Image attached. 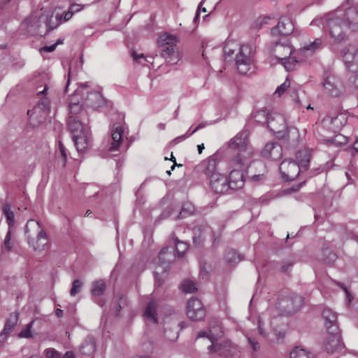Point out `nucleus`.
<instances>
[{
	"label": "nucleus",
	"instance_id": "c03bdc74",
	"mask_svg": "<svg viewBox=\"0 0 358 358\" xmlns=\"http://www.w3.org/2000/svg\"><path fill=\"white\" fill-rule=\"evenodd\" d=\"M58 149L62 157V166L64 167L67 160V150L61 141H58Z\"/></svg>",
	"mask_w": 358,
	"mask_h": 358
},
{
	"label": "nucleus",
	"instance_id": "473e14b6",
	"mask_svg": "<svg viewBox=\"0 0 358 358\" xmlns=\"http://www.w3.org/2000/svg\"><path fill=\"white\" fill-rule=\"evenodd\" d=\"M144 316L154 323L157 322V303L155 300L150 299L144 312Z\"/></svg>",
	"mask_w": 358,
	"mask_h": 358
},
{
	"label": "nucleus",
	"instance_id": "bf43d9fd",
	"mask_svg": "<svg viewBox=\"0 0 358 358\" xmlns=\"http://www.w3.org/2000/svg\"><path fill=\"white\" fill-rule=\"evenodd\" d=\"M224 54L231 56L234 53V50L230 48V45L228 43L224 47Z\"/></svg>",
	"mask_w": 358,
	"mask_h": 358
},
{
	"label": "nucleus",
	"instance_id": "09e8293b",
	"mask_svg": "<svg viewBox=\"0 0 358 358\" xmlns=\"http://www.w3.org/2000/svg\"><path fill=\"white\" fill-rule=\"evenodd\" d=\"M290 86V81L288 79L277 87L275 92V94H278L280 96Z\"/></svg>",
	"mask_w": 358,
	"mask_h": 358
},
{
	"label": "nucleus",
	"instance_id": "9d476101",
	"mask_svg": "<svg viewBox=\"0 0 358 358\" xmlns=\"http://www.w3.org/2000/svg\"><path fill=\"white\" fill-rule=\"evenodd\" d=\"M282 177L286 180H294L303 170L293 160H284L279 167Z\"/></svg>",
	"mask_w": 358,
	"mask_h": 358
},
{
	"label": "nucleus",
	"instance_id": "e2e57ef3",
	"mask_svg": "<svg viewBox=\"0 0 358 358\" xmlns=\"http://www.w3.org/2000/svg\"><path fill=\"white\" fill-rule=\"evenodd\" d=\"M350 83L357 89H358V75L353 76L350 79Z\"/></svg>",
	"mask_w": 358,
	"mask_h": 358
},
{
	"label": "nucleus",
	"instance_id": "052dcab7",
	"mask_svg": "<svg viewBox=\"0 0 358 358\" xmlns=\"http://www.w3.org/2000/svg\"><path fill=\"white\" fill-rule=\"evenodd\" d=\"M203 2H204V0H202V1L200 2V3H199V6H198V8H197V10H196V16H195L194 20V22H195V21L199 18V10H200L201 9V10H202L203 12H204V13H205V12H206V8H201V6L203 5Z\"/></svg>",
	"mask_w": 358,
	"mask_h": 358
},
{
	"label": "nucleus",
	"instance_id": "13d9d810",
	"mask_svg": "<svg viewBox=\"0 0 358 358\" xmlns=\"http://www.w3.org/2000/svg\"><path fill=\"white\" fill-rule=\"evenodd\" d=\"M56 48V45H51L49 46H43L41 48L40 52H53Z\"/></svg>",
	"mask_w": 358,
	"mask_h": 358
},
{
	"label": "nucleus",
	"instance_id": "a19ab883",
	"mask_svg": "<svg viewBox=\"0 0 358 358\" xmlns=\"http://www.w3.org/2000/svg\"><path fill=\"white\" fill-rule=\"evenodd\" d=\"M181 287L185 293H192L197 290L195 283L189 280H183Z\"/></svg>",
	"mask_w": 358,
	"mask_h": 358
},
{
	"label": "nucleus",
	"instance_id": "cd10ccee",
	"mask_svg": "<svg viewBox=\"0 0 358 358\" xmlns=\"http://www.w3.org/2000/svg\"><path fill=\"white\" fill-rule=\"evenodd\" d=\"M68 128L72 134V137L88 130L87 127L81 123L79 117L73 115H69V117Z\"/></svg>",
	"mask_w": 358,
	"mask_h": 358
},
{
	"label": "nucleus",
	"instance_id": "0eeeda50",
	"mask_svg": "<svg viewBox=\"0 0 358 358\" xmlns=\"http://www.w3.org/2000/svg\"><path fill=\"white\" fill-rule=\"evenodd\" d=\"M50 110V101L46 98H42L36 107L32 110H29L27 114L29 115V123L32 127H38L40 124L45 120L48 112Z\"/></svg>",
	"mask_w": 358,
	"mask_h": 358
},
{
	"label": "nucleus",
	"instance_id": "69168bd1",
	"mask_svg": "<svg viewBox=\"0 0 358 358\" xmlns=\"http://www.w3.org/2000/svg\"><path fill=\"white\" fill-rule=\"evenodd\" d=\"M258 329H259V333L260 335H262L263 336H266V333L262 328V322L260 318H259V320H258Z\"/></svg>",
	"mask_w": 358,
	"mask_h": 358
},
{
	"label": "nucleus",
	"instance_id": "6e6d98bb",
	"mask_svg": "<svg viewBox=\"0 0 358 358\" xmlns=\"http://www.w3.org/2000/svg\"><path fill=\"white\" fill-rule=\"evenodd\" d=\"M329 257L325 259L327 263L331 264L335 262L337 258L336 253L329 251Z\"/></svg>",
	"mask_w": 358,
	"mask_h": 358
},
{
	"label": "nucleus",
	"instance_id": "6ab92c4d",
	"mask_svg": "<svg viewBox=\"0 0 358 358\" xmlns=\"http://www.w3.org/2000/svg\"><path fill=\"white\" fill-rule=\"evenodd\" d=\"M346 68L350 72H358V50H348L343 56Z\"/></svg>",
	"mask_w": 358,
	"mask_h": 358
},
{
	"label": "nucleus",
	"instance_id": "864d4df0",
	"mask_svg": "<svg viewBox=\"0 0 358 358\" xmlns=\"http://www.w3.org/2000/svg\"><path fill=\"white\" fill-rule=\"evenodd\" d=\"M45 353L46 358H60V354L53 348L46 349Z\"/></svg>",
	"mask_w": 358,
	"mask_h": 358
},
{
	"label": "nucleus",
	"instance_id": "7ed1b4c3",
	"mask_svg": "<svg viewBox=\"0 0 358 358\" xmlns=\"http://www.w3.org/2000/svg\"><path fill=\"white\" fill-rule=\"evenodd\" d=\"M29 245L35 251L44 250L48 244L47 234L39 222L35 220H29L24 227Z\"/></svg>",
	"mask_w": 358,
	"mask_h": 358
},
{
	"label": "nucleus",
	"instance_id": "58836bf2",
	"mask_svg": "<svg viewBox=\"0 0 358 358\" xmlns=\"http://www.w3.org/2000/svg\"><path fill=\"white\" fill-rule=\"evenodd\" d=\"M224 259L228 264H235L241 261V257L234 250L230 249L226 252Z\"/></svg>",
	"mask_w": 358,
	"mask_h": 358
},
{
	"label": "nucleus",
	"instance_id": "20e7f679",
	"mask_svg": "<svg viewBox=\"0 0 358 358\" xmlns=\"http://www.w3.org/2000/svg\"><path fill=\"white\" fill-rule=\"evenodd\" d=\"M158 43L162 48V56L169 64H176L180 60L178 39L176 36L164 33L160 36Z\"/></svg>",
	"mask_w": 358,
	"mask_h": 358
},
{
	"label": "nucleus",
	"instance_id": "37998d69",
	"mask_svg": "<svg viewBox=\"0 0 358 358\" xmlns=\"http://www.w3.org/2000/svg\"><path fill=\"white\" fill-rule=\"evenodd\" d=\"M134 60L141 64L142 65H145V63L142 62V60L147 62L148 63H152L153 58L151 57H145L143 54H137L136 52H133L131 54Z\"/></svg>",
	"mask_w": 358,
	"mask_h": 358
},
{
	"label": "nucleus",
	"instance_id": "9b49d317",
	"mask_svg": "<svg viewBox=\"0 0 358 358\" xmlns=\"http://www.w3.org/2000/svg\"><path fill=\"white\" fill-rule=\"evenodd\" d=\"M208 350L210 353L217 352L222 357H231L234 356L237 351L236 347L230 341H224L220 343H212L208 347Z\"/></svg>",
	"mask_w": 358,
	"mask_h": 358
},
{
	"label": "nucleus",
	"instance_id": "f257e3e1",
	"mask_svg": "<svg viewBox=\"0 0 358 358\" xmlns=\"http://www.w3.org/2000/svg\"><path fill=\"white\" fill-rule=\"evenodd\" d=\"M322 44V38H317L313 42L293 52L292 47L289 44L277 43L273 48V54L278 60L281 61L285 69L290 71L294 69L297 64L303 62L307 57L313 55Z\"/></svg>",
	"mask_w": 358,
	"mask_h": 358
},
{
	"label": "nucleus",
	"instance_id": "2eb2a0df",
	"mask_svg": "<svg viewBox=\"0 0 358 358\" xmlns=\"http://www.w3.org/2000/svg\"><path fill=\"white\" fill-rule=\"evenodd\" d=\"M201 166L203 167V172L209 181L211 180L215 176L221 174L220 173V162L213 156L203 161Z\"/></svg>",
	"mask_w": 358,
	"mask_h": 358
},
{
	"label": "nucleus",
	"instance_id": "338daca9",
	"mask_svg": "<svg viewBox=\"0 0 358 358\" xmlns=\"http://www.w3.org/2000/svg\"><path fill=\"white\" fill-rule=\"evenodd\" d=\"M73 15V14L71 13V11H70L69 10L67 12L64 13V15H63L64 21L67 22L72 17Z\"/></svg>",
	"mask_w": 358,
	"mask_h": 358
},
{
	"label": "nucleus",
	"instance_id": "e433bc0d",
	"mask_svg": "<svg viewBox=\"0 0 358 358\" xmlns=\"http://www.w3.org/2000/svg\"><path fill=\"white\" fill-rule=\"evenodd\" d=\"M194 212V206L189 202L185 203L180 210V214L178 215V218L182 219L189 215H191Z\"/></svg>",
	"mask_w": 358,
	"mask_h": 358
},
{
	"label": "nucleus",
	"instance_id": "393cba45",
	"mask_svg": "<svg viewBox=\"0 0 358 358\" xmlns=\"http://www.w3.org/2000/svg\"><path fill=\"white\" fill-rule=\"evenodd\" d=\"M322 317L328 331H334L335 332L338 331L337 315L335 312L330 308H324L322 311Z\"/></svg>",
	"mask_w": 358,
	"mask_h": 358
},
{
	"label": "nucleus",
	"instance_id": "c85d7f7f",
	"mask_svg": "<svg viewBox=\"0 0 358 358\" xmlns=\"http://www.w3.org/2000/svg\"><path fill=\"white\" fill-rule=\"evenodd\" d=\"M209 333L210 336L208 339L212 343H214L222 334V327L220 322L217 320H212L209 323Z\"/></svg>",
	"mask_w": 358,
	"mask_h": 358
},
{
	"label": "nucleus",
	"instance_id": "a18cd8bd",
	"mask_svg": "<svg viewBox=\"0 0 358 358\" xmlns=\"http://www.w3.org/2000/svg\"><path fill=\"white\" fill-rule=\"evenodd\" d=\"M34 321H31L29 322L26 328L22 329L18 334L19 338H29L32 337V334L31 331V327L33 326Z\"/></svg>",
	"mask_w": 358,
	"mask_h": 358
},
{
	"label": "nucleus",
	"instance_id": "de8ad7c7",
	"mask_svg": "<svg viewBox=\"0 0 358 358\" xmlns=\"http://www.w3.org/2000/svg\"><path fill=\"white\" fill-rule=\"evenodd\" d=\"M83 282L80 280H75L72 282V287L70 290V294L72 296H76L81 290Z\"/></svg>",
	"mask_w": 358,
	"mask_h": 358
},
{
	"label": "nucleus",
	"instance_id": "bb28decb",
	"mask_svg": "<svg viewBox=\"0 0 358 358\" xmlns=\"http://www.w3.org/2000/svg\"><path fill=\"white\" fill-rule=\"evenodd\" d=\"M96 350V342L93 336H87L79 347L80 353L85 357H91Z\"/></svg>",
	"mask_w": 358,
	"mask_h": 358
},
{
	"label": "nucleus",
	"instance_id": "4be33fe9",
	"mask_svg": "<svg viewBox=\"0 0 358 358\" xmlns=\"http://www.w3.org/2000/svg\"><path fill=\"white\" fill-rule=\"evenodd\" d=\"M227 179L229 189H231L236 190L241 189L245 183L243 171L239 169L232 170Z\"/></svg>",
	"mask_w": 358,
	"mask_h": 358
},
{
	"label": "nucleus",
	"instance_id": "1a4fd4ad",
	"mask_svg": "<svg viewBox=\"0 0 358 358\" xmlns=\"http://www.w3.org/2000/svg\"><path fill=\"white\" fill-rule=\"evenodd\" d=\"M186 313L192 321H200L204 319L206 310L199 299L192 298L187 301Z\"/></svg>",
	"mask_w": 358,
	"mask_h": 358
},
{
	"label": "nucleus",
	"instance_id": "603ef678",
	"mask_svg": "<svg viewBox=\"0 0 358 358\" xmlns=\"http://www.w3.org/2000/svg\"><path fill=\"white\" fill-rule=\"evenodd\" d=\"M10 240H11V230L8 229L7 231V234L6 235L4 242H3V247L8 251H10L12 248Z\"/></svg>",
	"mask_w": 358,
	"mask_h": 358
},
{
	"label": "nucleus",
	"instance_id": "ea45409f",
	"mask_svg": "<svg viewBox=\"0 0 358 358\" xmlns=\"http://www.w3.org/2000/svg\"><path fill=\"white\" fill-rule=\"evenodd\" d=\"M327 141L335 145H345L348 142V138L343 134H338L334 138L327 139Z\"/></svg>",
	"mask_w": 358,
	"mask_h": 358
},
{
	"label": "nucleus",
	"instance_id": "8fccbe9b",
	"mask_svg": "<svg viewBox=\"0 0 358 358\" xmlns=\"http://www.w3.org/2000/svg\"><path fill=\"white\" fill-rule=\"evenodd\" d=\"M168 250V248H164L162 249V250L159 253V262L161 263L162 264H164L166 262H169V260L166 259V255H169ZM169 255L171 256V254H169Z\"/></svg>",
	"mask_w": 358,
	"mask_h": 358
},
{
	"label": "nucleus",
	"instance_id": "412c9836",
	"mask_svg": "<svg viewBox=\"0 0 358 358\" xmlns=\"http://www.w3.org/2000/svg\"><path fill=\"white\" fill-rule=\"evenodd\" d=\"M40 26V18L35 15H30L21 24L22 29L30 35L37 34Z\"/></svg>",
	"mask_w": 358,
	"mask_h": 358
},
{
	"label": "nucleus",
	"instance_id": "3c124183",
	"mask_svg": "<svg viewBox=\"0 0 358 358\" xmlns=\"http://www.w3.org/2000/svg\"><path fill=\"white\" fill-rule=\"evenodd\" d=\"M336 285H337L338 286H339L345 293V297H346V300L348 301V303H350L351 301H352L353 299V296H352V294L349 292L348 288L342 283L341 282H336L335 281L334 282Z\"/></svg>",
	"mask_w": 358,
	"mask_h": 358
},
{
	"label": "nucleus",
	"instance_id": "4468645a",
	"mask_svg": "<svg viewBox=\"0 0 358 358\" xmlns=\"http://www.w3.org/2000/svg\"><path fill=\"white\" fill-rule=\"evenodd\" d=\"M344 22L339 17L330 18L327 20V26L331 37L334 41H342L344 38L343 26Z\"/></svg>",
	"mask_w": 358,
	"mask_h": 358
},
{
	"label": "nucleus",
	"instance_id": "4c0bfd02",
	"mask_svg": "<svg viewBox=\"0 0 358 358\" xmlns=\"http://www.w3.org/2000/svg\"><path fill=\"white\" fill-rule=\"evenodd\" d=\"M171 237L175 241L176 252L179 257H181L188 249V245L182 241H180L173 234Z\"/></svg>",
	"mask_w": 358,
	"mask_h": 358
},
{
	"label": "nucleus",
	"instance_id": "c756f323",
	"mask_svg": "<svg viewBox=\"0 0 358 358\" xmlns=\"http://www.w3.org/2000/svg\"><path fill=\"white\" fill-rule=\"evenodd\" d=\"M296 163L300 168L303 170H307L309 166L310 159V152L307 150H300L296 154Z\"/></svg>",
	"mask_w": 358,
	"mask_h": 358
},
{
	"label": "nucleus",
	"instance_id": "aec40b11",
	"mask_svg": "<svg viewBox=\"0 0 358 358\" xmlns=\"http://www.w3.org/2000/svg\"><path fill=\"white\" fill-rule=\"evenodd\" d=\"M212 190L216 194H223L229 189L228 179L224 174L217 175L210 180Z\"/></svg>",
	"mask_w": 358,
	"mask_h": 358
},
{
	"label": "nucleus",
	"instance_id": "2f4dec72",
	"mask_svg": "<svg viewBox=\"0 0 358 358\" xmlns=\"http://www.w3.org/2000/svg\"><path fill=\"white\" fill-rule=\"evenodd\" d=\"M87 104L92 108H99L103 103V98L99 92H91L86 97Z\"/></svg>",
	"mask_w": 358,
	"mask_h": 358
},
{
	"label": "nucleus",
	"instance_id": "c9c22d12",
	"mask_svg": "<svg viewBox=\"0 0 358 358\" xmlns=\"http://www.w3.org/2000/svg\"><path fill=\"white\" fill-rule=\"evenodd\" d=\"M271 115L266 110H260L255 112L253 117L256 122L267 124Z\"/></svg>",
	"mask_w": 358,
	"mask_h": 358
},
{
	"label": "nucleus",
	"instance_id": "dca6fc26",
	"mask_svg": "<svg viewBox=\"0 0 358 358\" xmlns=\"http://www.w3.org/2000/svg\"><path fill=\"white\" fill-rule=\"evenodd\" d=\"M329 336L324 342V348L328 353H334L338 350H341L343 344L341 340V336L338 331H330Z\"/></svg>",
	"mask_w": 358,
	"mask_h": 358
},
{
	"label": "nucleus",
	"instance_id": "4d7b16f0",
	"mask_svg": "<svg viewBox=\"0 0 358 358\" xmlns=\"http://www.w3.org/2000/svg\"><path fill=\"white\" fill-rule=\"evenodd\" d=\"M248 342H249L250 346L252 347V348L253 349V350L254 351L258 350L259 348V343L250 337H248Z\"/></svg>",
	"mask_w": 358,
	"mask_h": 358
},
{
	"label": "nucleus",
	"instance_id": "79ce46f5",
	"mask_svg": "<svg viewBox=\"0 0 358 358\" xmlns=\"http://www.w3.org/2000/svg\"><path fill=\"white\" fill-rule=\"evenodd\" d=\"M290 358H311V356L305 350L296 348L290 352Z\"/></svg>",
	"mask_w": 358,
	"mask_h": 358
},
{
	"label": "nucleus",
	"instance_id": "39448f33",
	"mask_svg": "<svg viewBox=\"0 0 358 358\" xmlns=\"http://www.w3.org/2000/svg\"><path fill=\"white\" fill-rule=\"evenodd\" d=\"M255 49L252 45L245 44L241 46L236 55V64L238 72L241 74L248 73L254 65Z\"/></svg>",
	"mask_w": 358,
	"mask_h": 358
},
{
	"label": "nucleus",
	"instance_id": "6e6552de",
	"mask_svg": "<svg viewBox=\"0 0 358 358\" xmlns=\"http://www.w3.org/2000/svg\"><path fill=\"white\" fill-rule=\"evenodd\" d=\"M322 85L324 92L330 96L338 97L343 93V85L341 79L334 75L326 76Z\"/></svg>",
	"mask_w": 358,
	"mask_h": 358
},
{
	"label": "nucleus",
	"instance_id": "f3484780",
	"mask_svg": "<svg viewBox=\"0 0 358 358\" xmlns=\"http://www.w3.org/2000/svg\"><path fill=\"white\" fill-rule=\"evenodd\" d=\"M262 155L272 160H278L282 156V146L277 142H269L265 145Z\"/></svg>",
	"mask_w": 358,
	"mask_h": 358
},
{
	"label": "nucleus",
	"instance_id": "49530a36",
	"mask_svg": "<svg viewBox=\"0 0 358 358\" xmlns=\"http://www.w3.org/2000/svg\"><path fill=\"white\" fill-rule=\"evenodd\" d=\"M69 108L70 115L76 116L82 110V106L78 102L71 101Z\"/></svg>",
	"mask_w": 358,
	"mask_h": 358
},
{
	"label": "nucleus",
	"instance_id": "ddd939ff",
	"mask_svg": "<svg viewBox=\"0 0 358 358\" xmlns=\"http://www.w3.org/2000/svg\"><path fill=\"white\" fill-rule=\"evenodd\" d=\"M278 138H282L284 143L290 148H296L301 141L299 131L294 127H287Z\"/></svg>",
	"mask_w": 358,
	"mask_h": 358
},
{
	"label": "nucleus",
	"instance_id": "a211bd4d",
	"mask_svg": "<svg viewBox=\"0 0 358 358\" xmlns=\"http://www.w3.org/2000/svg\"><path fill=\"white\" fill-rule=\"evenodd\" d=\"M267 127L271 131L276 134L278 137L287 128L285 119L280 114L272 115L270 116Z\"/></svg>",
	"mask_w": 358,
	"mask_h": 358
},
{
	"label": "nucleus",
	"instance_id": "0e129e2a",
	"mask_svg": "<svg viewBox=\"0 0 358 358\" xmlns=\"http://www.w3.org/2000/svg\"><path fill=\"white\" fill-rule=\"evenodd\" d=\"M292 266V264L286 263L281 266L280 271L283 273L288 272L291 269Z\"/></svg>",
	"mask_w": 358,
	"mask_h": 358
},
{
	"label": "nucleus",
	"instance_id": "7c9ffc66",
	"mask_svg": "<svg viewBox=\"0 0 358 358\" xmlns=\"http://www.w3.org/2000/svg\"><path fill=\"white\" fill-rule=\"evenodd\" d=\"M346 20L352 31L358 30V10L350 8L346 10Z\"/></svg>",
	"mask_w": 358,
	"mask_h": 358
},
{
	"label": "nucleus",
	"instance_id": "f704fd0d",
	"mask_svg": "<svg viewBox=\"0 0 358 358\" xmlns=\"http://www.w3.org/2000/svg\"><path fill=\"white\" fill-rule=\"evenodd\" d=\"M106 289V285L101 280L92 283L91 293L93 296H101Z\"/></svg>",
	"mask_w": 358,
	"mask_h": 358
},
{
	"label": "nucleus",
	"instance_id": "f8f14e48",
	"mask_svg": "<svg viewBox=\"0 0 358 358\" xmlns=\"http://www.w3.org/2000/svg\"><path fill=\"white\" fill-rule=\"evenodd\" d=\"M123 128L119 123L113 124L111 129V137L109 140L108 146V150L109 152H114L120 150L121 145L123 143Z\"/></svg>",
	"mask_w": 358,
	"mask_h": 358
},
{
	"label": "nucleus",
	"instance_id": "774afa93",
	"mask_svg": "<svg viewBox=\"0 0 358 358\" xmlns=\"http://www.w3.org/2000/svg\"><path fill=\"white\" fill-rule=\"evenodd\" d=\"M63 358H76V357H75V355H74V353L73 352L67 351L64 354Z\"/></svg>",
	"mask_w": 358,
	"mask_h": 358
},
{
	"label": "nucleus",
	"instance_id": "5fc2aeb1",
	"mask_svg": "<svg viewBox=\"0 0 358 358\" xmlns=\"http://www.w3.org/2000/svg\"><path fill=\"white\" fill-rule=\"evenodd\" d=\"M85 6L78 3H72L70 5L69 10L71 11L73 14H75L84 8Z\"/></svg>",
	"mask_w": 358,
	"mask_h": 358
},
{
	"label": "nucleus",
	"instance_id": "680f3d73",
	"mask_svg": "<svg viewBox=\"0 0 358 358\" xmlns=\"http://www.w3.org/2000/svg\"><path fill=\"white\" fill-rule=\"evenodd\" d=\"M264 178V174H257V175H253L252 176H251L250 180L253 182H258V181L263 180Z\"/></svg>",
	"mask_w": 358,
	"mask_h": 358
},
{
	"label": "nucleus",
	"instance_id": "a878e982",
	"mask_svg": "<svg viewBox=\"0 0 358 358\" xmlns=\"http://www.w3.org/2000/svg\"><path fill=\"white\" fill-rule=\"evenodd\" d=\"M19 318V313L14 312L10 314L6 320L3 329L0 333V341L6 339L17 324Z\"/></svg>",
	"mask_w": 358,
	"mask_h": 358
},
{
	"label": "nucleus",
	"instance_id": "b1692460",
	"mask_svg": "<svg viewBox=\"0 0 358 358\" xmlns=\"http://www.w3.org/2000/svg\"><path fill=\"white\" fill-rule=\"evenodd\" d=\"M78 152H84L91 146L90 133L89 130L72 137Z\"/></svg>",
	"mask_w": 358,
	"mask_h": 358
},
{
	"label": "nucleus",
	"instance_id": "423d86ee",
	"mask_svg": "<svg viewBox=\"0 0 358 358\" xmlns=\"http://www.w3.org/2000/svg\"><path fill=\"white\" fill-rule=\"evenodd\" d=\"M303 303V299L292 294L280 299L276 303V308L281 314L290 315L298 310Z\"/></svg>",
	"mask_w": 358,
	"mask_h": 358
},
{
	"label": "nucleus",
	"instance_id": "72a5a7b5",
	"mask_svg": "<svg viewBox=\"0 0 358 358\" xmlns=\"http://www.w3.org/2000/svg\"><path fill=\"white\" fill-rule=\"evenodd\" d=\"M2 211L6 217L8 229L11 230L15 225V215L13 211L10 209V205L5 203L2 207Z\"/></svg>",
	"mask_w": 358,
	"mask_h": 358
},
{
	"label": "nucleus",
	"instance_id": "f03ea898",
	"mask_svg": "<svg viewBox=\"0 0 358 358\" xmlns=\"http://www.w3.org/2000/svg\"><path fill=\"white\" fill-rule=\"evenodd\" d=\"M248 137L247 131H242L229 142V148L238 151L232 162L241 169L248 167L249 160L253 155L252 148L248 145Z\"/></svg>",
	"mask_w": 358,
	"mask_h": 358
},
{
	"label": "nucleus",
	"instance_id": "5701e85b",
	"mask_svg": "<svg viewBox=\"0 0 358 358\" xmlns=\"http://www.w3.org/2000/svg\"><path fill=\"white\" fill-rule=\"evenodd\" d=\"M294 29L292 22L287 17H281L278 24L272 30L273 34L289 35L293 32Z\"/></svg>",
	"mask_w": 358,
	"mask_h": 358
}]
</instances>
